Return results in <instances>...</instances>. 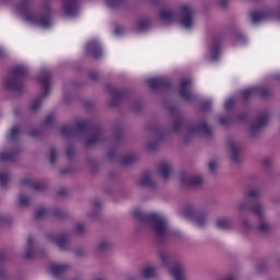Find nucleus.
I'll return each mask as SVG.
<instances>
[{
    "label": "nucleus",
    "mask_w": 280,
    "mask_h": 280,
    "mask_svg": "<svg viewBox=\"0 0 280 280\" xmlns=\"http://www.w3.org/2000/svg\"><path fill=\"white\" fill-rule=\"evenodd\" d=\"M168 113L174 115L173 124L168 128L159 125L147 126V131L150 132L151 139L147 142V149L150 152L159 150V145L165 141L168 135H183L184 143H189L194 137H205L211 139L213 137V128L209 126L205 117L190 122L174 105H166Z\"/></svg>",
    "instance_id": "obj_1"
},
{
    "label": "nucleus",
    "mask_w": 280,
    "mask_h": 280,
    "mask_svg": "<svg viewBox=\"0 0 280 280\" xmlns=\"http://www.w3.org/2000/svg\"><path fill=\"white\" fill-rule=\"evenodd\" d=\"M133 218L138 221L139 226L149 229L151 233H153L158 244H165V241L173 235L167 219L160 213H148L141 210H135Z\"/></svg>",
    "instance_id": "obj_2"
},
{
    "label": "nucleus",
    "mask_w": 280,
    "mask_h": 280,
    "mask_svg": "<svg viewBox=\"0 0 280 280\" xmlns=\"http://www.w3.org/2000/svg\"><path fill=\"white\" fill-rule=\"evenodd\" d=\"M32 8H34V0H22L18 4L16 10L26 23H30L31 25H38L39 27H44V30H49V27L54 25L49 2L44 1L42 3L40 13H34Z\"/></svg>",
    "instance_id": "obj_3"
},
{
    "label": "nucleus",
    "mask_w": 280,
    "mask_h": 280,
    "mask_svg": "<svg viewBox=\"0 0 280 280\" xmlns=\"http://www.w3.org/2000/svg\"><path fill=\"white\" fill-rule=\"evenodd\" d=\"M61 135L63 137H75V135H88L85 148H93L97 143L104 141V130L97 124L91 122V120H79L77 127L71 126L61 127Z\"/></svg>",
    "instance_id": "obj_4"
},
{
    "label": "nucleus",
    "mask_w": 280,
    "mask_h": 280,
    "mask_svg": "<svg viewBox=\"0 0 280 280\" xmlns=\"http://www.w3.org/2000/svg\"><path fill=\"white\" fill-rule=\"evenodd\" d=\"M27 75V67L19 65L14 66L8 78L4 81V86L9 91H14L15 93H23V89H25V77Z\"/></svg>",
    "instance_id": "obj_5"
},
{
    "label": "nucleus",
    "mask_w": 280,
    "mask_h": 280,
    "mask_svg": "<svg viewBox=\"0 0 280 280\" xmlns=\"http://www.w3.org/2000/svg\"><path fill=\"white\" fill-rule=\"evenodd\" d=\"M37 81L39 82V84H42V86H44V93L32 101L30 106V110H32V113H37V110H40V106H43V101L45 100V97H48L51 91V72L47 69H43L37 75Z\"/></svg>",
    "instance_id": "obj_6"
},
{
    "label": "nucleus",
    "mask_w": 280,
    "mask_h": 280,
    "mask_svg": "<svg viewBox=\"0 0 280 280\" xmlns=\"http://www.w3.org/2000/svg\"><path fill=\"white\" fill-rule=\"evenodd\" d=\"M160 259L163 266L168 268V272L174 277L175 280H185V269L183 265L176 264L174 256H171L170 253L162 250L160 252Z\"/></svg>",
    "instance_id": "obj_7"
},
{
    "label": "nucleus",
    "mask_w": 280,
    "mask_h": 280,
    "mask_svg": "<svg viewBox=\"0 0 280 280\" xmlns=\"http://www.w3.org/2000/svg\"><path fill=\"white\" fill-rule=\"evenodd\" d=\"M177 21L184 30H191L194 27V22L196 21V10L194 7L190 4H183L179 8Z\"/></svg>",
    "instance_id": "obj_8"
},
{
    "label": "nucleus",
    "mask_w": 280,
    "mask_h": 280,
    "mask_svg": "<svg viewBox=\"0 0 280 280\" xmlns=\"http://www.w3.org/2000/svg\"><path fill=\"white\" fill-rule=\"evenodd\" d=\"M238 211H249L253 215L257 217V220L266 218V206L259 201L250 202L243 200L237 206Z\"/></svg>",
    "instance_id": "obj_9"
},
{
    "label": "nucleus",
    "mask_w": 280,
    "mask_h": 280,
    "mask_svg": "<svg viewBox=\"0 0 280 280\" xmlns=\"http://www.w3.org/2000/svg\"><path fill=\"white\" fill-rule=\"evenodd\" d=\"M46 238L48 242H51V244H56L60 250H69V248H71V232L48 233Z\"/></svg>",
    "instance_id": "obj_10"
},
{
    "label": "nucleus",
    "mask_w": 280,
    "mask_h": 280,
    "mask_svg": "<svg viewBox=\"0 0 280 280\" xmlns=\"http://www.w3.org/2000/svg\"><path fill=\"white\" fill-rule=\"evenodd\" d=\"M268 119H270V114L268 112L260 113L257 118L250 124L249 135L250 137H257L260 135L266 128V124H268Z\"/></svg>",
    "instance_id": "obj_11"
},
{
    "label": "nucleus",
    "mask_w": 280,
    "mask_h": 280,
    "mask_svg": "<svg viewBox=\"0 0 280 280\" xmlns=\"http://www.w3.org/2000/svg\"><path fill=\"white\" fill-rule=\"evenodd\" d=\"M192 84L194 81L189 78L182 79L179 82V95L186 102H196L198 100V96L191 92Z\"/></svg>",
    "instance_id": "obj_12"
},
{
    "label": "nucleus",
    "mask_w": 280,
    "mask_h": 280,
    "mask_svg": "<svg viewBox=\"0 0 280 280\" xmlns=\"http://www.w3.org/2000/svg\"><path fill=\"white\" fill-rule=\"evenodd\" d=\"M105 89L108 94L112 95L110 101L107 103V106L112 108L113 106H117L121 100L126 96V92L124 90L115 88L113 84H106Z\"/></svg>",
    "instance_id": "obj_13"
},
{
    "label": "nucleus",
    "mask_w": 280,
    "mask_h": 280,
    "mask_svg": "<svg viewBox=\"0 0 280 280\" xmlns=\"http://www.w3.org/2000/svg\"><path fill=\"white\" fill-rule=\"evenodd\" d=\"M228 153L233 163H240V154H242V144L233 138L228 139L226 143Z\"/></svg>",
    "instance_id": "obj_14"
},
{
    "label": "nucleus",
    "mask_w": 280,
    "mask_h": 280,
    "mask_svg": "<svg viewBox=\"0 0 280 280\" xmlns=\"http://www.w3.org/2000/svg\"><path fill=\"white\" fill-rule=\"evenodd\" d=\"M255 95H260L261 97H270V95H272V91L265 86H253L243 91V97L245 102L250 100V97H255Z\"/></svg>",
    "instance_id": "obj_15"
},
{
    "label": "nucleus",
    "mask_w": 280,
    "mask_h": 280,
    "mask_svg": "<svg viewBox=\"0 0 280 280\" xmlns=\"http://www.w3.org/2000/svg\"><path fill=\"white\" fill-rule=\"evenodd\" d=\"M37 256H38V243H36V240L34 238V236H28L23 258L36 259Z\"/></svg>",
    "instance_id": "obj_16"
},
{
    "label": "nucleus",
    "mask_w": 280,
    "mask_h": 280,
    "mask_svg": "<svg viewBox=\"0 0 280 280\" xmlns=\"http://www.w3.org/2000/svg\"><path fill=\"white\" fill-rule=\"evenodd\" d=\"M222 36L213 37L212 43L209 48L210 60L212 62H218L220 60V54L222 51Z\"/></svg>",
    "instance_id": "obj_17"
},
{
    "label": "nucleus",
    "mask_w": 280,
    "mask_h": 280,
    "mask_svg": "<svg viewBox=\"0 0 280 280\" xmlns=\"http://www.w3.org/2000/svg\"><path fill=\"white\" fill-rule=\"evenodd\" d=\"M151 91H163V89H168L170 80L163 77L151 78L147 80Z\"/></svg>",
    "instance_id": "obj_18"
},
{
    "label": "nucleus",
    "mask_w": 280,
    "mask_h": 280,
    "mask_svg": "<svg viewBox=\"0 0 280 280\" xmlns=\"http://www.w3.org/2000/svg\"><path fill=\"white\" fill-rule=\"evenodd\" d=\"M182 183L185 187H202L205 180L200 175L182 174Z\"/></svg>",
    "instance_id": "obj_19"
},
{
    "label": "nucleus",
    "mask_w": 280,
    "mask_h": 280,
    "mask_svg": "<svg viewBox=\"0 0 280 280\" xmlns=\"http://www.w3.org/2000/svg\"><path fill=\"white\" fill-rule=\"evenodd\" d=\"M256 229L260 235H272L275 233V225L270 223L267 217L258 219Z\"/></svg>",
    "instance_id": "obj_20"
},
{
    "label": "nucleus",
    "mask_w": 280,
    "mask_h": 280,
    "mask_svg": "<svg viewBox=\"0 0 280 280\" xmlns=\"http://www.w3.org/2000/svg\"><path fill=\"white\" fill-rule=\"evenodd\" d=\"M79 5V0H63V12L66 16H69L70 19H73V16H78Z\"/></svg>",
    "instance_id": "obj_21"
},
{
    "label": "nucleus",
    "mask_w": 280,
    "mask_h": 280,
    "mask_svg": "<svg viewBox=\"0 0 280 280\" xmlns=\"http://www.w3.org/2000/svg\"><path fill=\"white\" fill-rule=\"evenodd\" d=\"M159 18L162 20L164 25H170L174 23V21H178V14L168 9L160 10Z\"/></svg>",
    "instance_id": "obj_22"
},
{
    "label": "nucleus",
    "mask_w": 280,
    "mask_h": 280,
    "mask_svg": "<svg viewBox=\"0 0 280 280\" xmlns=\"http://www.w3.org/2000/svg\"><path fill=\"white\" fill-rule=\"evenodd\" d=\"M85 54L97 60L102 58V47H100L96 42H90L85 47Z\"/></svg>",
    "instance_id": "obj_23"
},
{
    "label": "nucleus",
    "mask_w": 280,
    "mask_h": 280,
    "mask_svg": "<svg viewBox=\"0 0 280 280\" xmlns=\"http://www.w3.org/2000/svg\"><path fill=\"white\" fill-rule=\"evenodd\" d=\"M140 187H150V189H154L156 187V183H154V176L150 173H144L139 180Z\"/></svg>",
    "instance_id": "obj_24"
},
{
    "label": "nucleus",
    "mask_w": 280,
    "mask_h": 280,
    "mask_svg": "<svg viewBox=\"0 0 280 280\" xmlns=\"http://www.w3.org/2000/svg\"><path fill=\"white\" fill-rule=\"evenodd\" d=\"M270 15L264 11H254L250 13L252 23L254 25H258V23H262V21H268Z\"/></svg>",
    "instance_id": "obj_25"
},
{
    "label": "nucleus",
    "mask_w": 280,
    "mask_h": 280,
    "mask_svg": "<svg viewBox=\"0 0 280 280\" xmlns=\"http://www.w3.org/2000/svg\"><path fill=\"white\" fill-rule=\"evenodd\" d=\"M21 154V149H16L15 151H2L0 153V161L14 162L16 161V156Z\"/></svg>",
    "instance_id": "obj_26"
},
{
    "label": "nucleus",
    "mask_w": 280,
    "mask_h": 280,
    "mask_svg": "<svg viewBox=\"0 0 280 280\" xmlns=\"http://www.w3.org/2000/svg\"><path fill=\"white\" fill-rule=\"evenodd\" d=\"M159 173L161 174L162 178L164 180H167L170 178V175L172 174V164L162 162L159 164Z\"/></svg>",
    "instance_id": "obj_27"
},
{
    "label": "nucleus",
    "mask_w": 280,
    "mask_h": 280,
    "mask_svg": "<svg viewBox=\"0 0 280 280\" xmlns=\"http://www.w3.org/2000/svg\"><path fill=\"white\" fill-rule=\"evenodd\" d=\"M217 228L221 231H229L233 229V219L231 218H220L217 220Z\"/></svg>",
    "instance_id": "obj_28"
},
{
    "label": "nucleus",
    "mask_w": 280,
    "mask_h": 280,
    "mask_svg": "<svg viewBox=\"0 0 280 280\" xmlns=\"http://www.w3.org/2000/svg\"><path fill=\"white\" fill-rule=\"evenodd\" d=\"M261 196H262L261 188H252L245 192L244 200H247L248 202H250V200H259Z\"/></svg>",
    "instance_id": "obj_29"
},
{
    "label": "nucleus",
    "mask_w": 280,
    "mask_h": 280,
    "mask_svg": "<svg viewBox=\"0 0 280 280\" xmlns=\"http://www.w3.org/2000/svg\"><path fill=\"white\" fill-rule=\"evenodd\" d=\"M22 185H31L35 191H45L47 189V185L43 183H33L32 179H22Z\"/></svg>",
    "instance_id": "obj_30"
},
{
    "label": "nucleus",
    "mask_w": 280,
    "mask_h": 280,
    "mask_svg": "<svg viewBox=\"0 0 280 280\" xmlns=\"http://www.w3.org/2000/svg\"><path fill=\"white\" fill-rule=\"evenodd\" d=\"M50 270L55 277H60V275H65V272H67V270H69V266L68 265H52Z\"/></svg>",
    "instance_id": "obj_31"
},
{
    "label": "nucleus",
    "mask_w": 280,
    "mask_h": 280,
    "mask_svg": "<svg viewBox=\"0 0 280 280\" xmlns=\"http://www.w3.org/2000/svg\"><path fill=\"white\" fill-rule=\"evenodd\" d=\"M150 27H152V22L148 19H143L138 22L137 31L138 32H148V30H150Z\"/></svg>",
    "instance_id": "obj_32"
},
{
    "label": "nucleus",
    "mask_w": 280,
    "mask_h": 280,
    "mask_svg": "<svg viewBox=\"0 0 280 280\" xmlns=\"http://www.w3.org/2000/svg\"><path fill=\"white\" fill-rule=\"evenodd\" d=\"M72 233H74L75 235H79V237L86 235L88 233L86 225H84L83 223H77L72 230Z\"/></svg>",
    "instance_id": "obj_33"
},
{
    "label": "nucleus",
    "mask_w": 280,
    "mask_h": 280,
    "mask_svg": "<svg viewBox=\"0 0 280 280\" xmlns=\"http://www.w3.org/2000/svg\"><path fill=\"white\" fill-rule=\"evenodd\" d=\"M124 3H126V0H106V5L110 10H119V7Z\"/></svg>",
    "instance_id": "obj_34"
},
{
    "label": "nucleus",
    "mask_w": 280,
    "mask_h": 280,
    "mask_svg": "<svg viewBox=\"0 0 280 280\" xmlns=\"http://www.w3.org/2000/svg\"><path fill=\"white\" fill-rule=\"evenodd\" d=\"M142 277L144 279H154L156 277V268L155 267H148L142 271Z\"/></svg>",
    "instance_id": "obj_35"
},
{
    "label": "nucleus",
    "mask_w": 280,
    "mask_h": 280,
    "mask_svg": "<svg viewBox=\"0 0 280 280\" xmlns=\"http://www.w3.org/2000/svg\"><path fill=\"white\" fill-rule=\"evenodd\" d=\"M192 220L194 222H196L197 225L205 226L207 224V213L206 212L197 213V215Z\"/></svg>",
    "instance_id": "obj_36"
},
{
    "label": "nucleus",
    "mask_w": 280,
    "mask_h": 280,
    "mask_svg": "<svg viewBox=\"0 0 280 280\" xmlns=\"http://www.w3.org/2000/svg\"><path fill=\"white\" fill-rule=\"evenodd\" d=\"M184 215L194 220L195 217L198 215V212L196 211V208L194 206H186L184 209Z\"/></svg>",
    "instance_id": "obj_37"
},
{
    "label": "nucleus",
    "mask_w": 280,
    "mask_h": 280,
    "mask_svg": "<svg viewBox=\"0 0 280 280\" xmlns=\"http://www.w3.org/2000/svg\"><path fill=\"white\" fill-rule=\"evenodd\" d=\"M138 156L135 154H129L122 158L121 164L122 165H133V163H137Z\"/></svg>",
    "instance_id": "obj_38"
},
{
    "label": "nucleus",
    "mask_w": 280,
    "mask_h": 280,
    "mask_svg": "<svg viewBox=\"0 0 280 280\" xmlns=\"http://www.w3.org/2000/svg\"><path fill=\"white\" fill-rule=\"evenodd\" d=\"M219 124H220V126H223V128H229V126H231V124H233V118L229 115L220 116Z\"/></svg>",
    "instance_id": "obj_39"
},
{
    "label": "nucleus",
    "mask_w": 280,
    "mask_h": 280,
    "mask_svg": "<svg viewBox=\"0 0 280 280\" xmlns=\"http://www.w3.org/2000/svg\"><path fill=\"white\" fill-rule=\"evenodd\" d=\"M48 217H49V210L46 208H39L35 213L36 220H45V218H48Z\"/></svg>",
    "instance_id": "obj_40"
},
{
    "label": "nucleus",
    "mask_w": 280,
    "mask_h": 280,
    "mask_svg": "<svg viewBox=\"0 0 280 280\" xmlns=\"http://www.w3.org/2000/svg\"><path fill=\"white\" fill-rule=\"evenodd\" d=\"M113 245L109 241H101L96 247V250L98 253H105V250H108Z\"/></svg>",
    "instance_id": "obj_41"
},
{
    "label": "nucleus",
    "mask_w": 280,
    "mask_h": 280,
    "mask_svg": "<svg viewBox=\"0 0 280 280\" xmlns=\"http://www.w3.org/2000/svg\"><path fill=\"white\" fill-rule=\"evenodd\" d=\"M19 135H21V127L14 126L11 128V132L9 135L10 141H16L19 139Z\"/></svg>",
    "instance_id": "obj_42"
},
{
    "label": "nucleus",
    "mask_w": 280,
    "mask_h": 280,
    "mask_svg": "<svg viewBox=\"0 0 280 280\" xmlns=\"http://www.w3.org/2000/svg\"><path fill=\"white\" fill-rule=\"evenodd\" d=\"M52 215H55V218H58L59 220H65L66 218H69V213L60 208H56L55 210H52Z\"/></svg>",
    "instance_id": "obj_43"
},
{
    "label": "nucleus",
    "mask_w": 280,
    "mask_h": 280,
    "mask_svg": "<svg viewBox=\"0 0 280 280\" xmlns=\"http://www.w3.org/2000/svg\"><path fill=\"white\" fill-rule=\"evenodd\" d=\"M10 175L8 173H0V187H8Z\"/></svg>",
    "instance_id": "obj_44"
},
{
    "label": "nucleus",
    "mask_w": 280,
    "mask_h": 280,
    "mask_svg": "<svg viewBox=\"0 0 280 280\" xmlns=\"http://www.w3.org/2000/svg\"><path fill=\"white\" fill-rule=\"evenodd\" d=\"M19 202L22 207H30L31 200L23 194L19 195Z\"/></svg>",
    "instance_id": "obj_45"
},
{
    "label": "nucleus",
    "mask_w": 280,
    "mask_h": 280,
    "mask_svg": "<svg viewBox=\"0 0 280 280\" xmlns=\"http://www.w3.org/2000/svg\"><path fill=\"white\" fill-rule=\"evenodd\" d=\"M234 36H235L236 40L238 43H242L243 45L248 43V39L246 38V36H244V34H242V32H240V31H236L234 33Z\"/></svg>",
    "instance_id": "obj_46"
},
{
    "label": "nucleus",
    "mask_w": 280,
    "mask_h": 280,
    "mask_svg": "<svg viewBox=\"0 0 280 280\" xmlns=\"http://www.w3.org/2000/svg\"><path fill=\"white\" fill-rule=\"evenodd\" d=\"M66 156L69 161H71V159H73V156H75V149H73V147L68 145L66 148Z\"/></svg>",
    "instance_id": "obj_47"
},
{
    "label": "nucleus",
    "mask_w": 280,
    "mask_h": 280,
    "mask_svg": "<svg viewBox=\"0 0 280 280\" xmlns=\"http://www.w3.org/2000/svg\"><path fill=\"white\" fill-rule=\"evenodd\" d=\"M235 105V98L230 97L225 101L224 103V108L225 110L229 113V110H231V108H233V106Z\"/></svg>",
    "instance_id": "obj_48"
},
{
    "label": "nucleus",
    "mask_w": 280,
    "mask_h": 280,
    "mask_svg": "<svg viewBox=\"0 0 280 280\" xmlns=\"http://www.w3.org/2000/svg\"><path fill=\"white\" fill-rule=\"evenodd\" d=\"M89 79L92 81V82H98L100 81V73L95 70H91L89 72Z\"/></svg>",
    "instance_id": "obj_49"
},
{
    "label": "nucleus",
    "mask_w": 280,
    "mask_h": 280,
    "mask_svg": "<svg viewBox=\"0 0 280 280\" xmlns=\"http://www.w3.org/2000/svg\"><path fill=\"white\" fill-rule=\"evenodd\" d=\"M50 165H56V160L58 159V153L56 152V149H50Z\"/></svg>",
    "instance_id": "obj_50"
},
{
    "label": "nucleus",
    "mask_w": 280,
    "mask_h": 280,
    "mask_svg": "<svg viewBox=\"0 0 280 280\" xmlns=\"http://www.w3.org/2000/svg\"><path fill=\"white\" fill-rule=\"evenodd\" d=\"M201 110L203 113H209L211 110V101H205L201 103Z\"/></svg>",
    "instance_id": "obj_51"
},
{
    "label": "nucleus",
    "mask_w": 280,
    "mask_h": 280,
    "mask_svg": "<svg viewBox=\"0 0 280 280\" xmlns=\"http://www.w3.org/2000/svg\"><path fill=\"white\" fill-rule=\"evenodd\" d=\"M242 224L245 231H253V224L250 223V221H248V219H243Z\"/></svg>",
    "instance_id": "obj_52"
},
{
    "label": "nucleus",
    "mask_w": 280,
    "mask_h": 280,
    "mask_svg": "<svg viewBox=\"0 0 280 280\" xmlns=\"http://www.w3.org/2000/svg\"><path fill=\"white\" fill-rule=\"evenodd\" d=\"M218 5L220 10H228L229 9V0H219Z\"/></svg>",
    "instance_id": "obj_53"
},
{
    "label": "nucleus",
    "mask_w": 280,
    "mask_h": 280,
    "mask_svg": "<svg viewBox=\"0 0 280 280\" xmlns=\"http://www.w3.org/2000/svg\"><path fill=\"white\" fill-rule=\"evenodd\" d=\"M209 172L210 174H215L217 170H218V164L214 161L209 162Z\"/></svg>",
    "instance_id": "obj_54"
},
{
    "label": "nucleus",
    "mask_w": 280,
    "mask_h": 280,
    "mask_svg": "<svg viewBox=\"0 0 280 280\" xmlns=\"http://www.w3.org/2000/svg\"><path fill=\"white\" fill-rule=\"evenodd\" d=\"M272 158H265L264 160H262V165H264V167H272Z\"/></svg>",
    "instance_id": "obj_55"
},
{
    "label": "nucleus",
    "mask_w": 280,
    "mask_h": 280,
    "mask_svg": "<svg viewBox=\"0 0 280 280\" xmlns=\"http://www.w3.org/2000/svg\"><path fill=\"white\" fill-rule=\"evenodd\" d=\"M74 255H75V257H85V255H86V249H84V248H78V249H75Z\"/></svg>",
    "instance_id": "obj_56"
},
{
    "label": "nucleus",
    "mask_w": 280,
    "mask_h": 280,
    "mask_svg": "<svg viewBox=\"0 0 280 280\" xmlns=\"http://www.w3.org/2000/svg\"><path fill=\"white\" fill-rule=\"evenodd\" d=\"M10 279V275H8V271L5 269L0 268V280H8Z\"/></svg>",
    "instance_id": "obj_57"
},
{
    "label": "nucleus",
    "mask_w": 280,
    "mask_h": 280,
    "mask_svg": "<svg viewBox=\"0 0 280 280\" xmlns=\"http://www.w3.org/2000/svg\"><path fill=\"white\" fill-rule=\"evenodd\" d=\"M132 110H135L136 113H139V110H141L142 105L140 102H136L132 106H131Z\"/></svg>",
    "instance_id": "obj_58"
},
{
    "label": "nucleus",
    "mask_w": 280,
    "mask_h": 280,
    "mask_svg": "<svg viewBox=\"0 0 280 280\" xmlns=\"http://www.w3.org/2000/svg\"><path fill=\"white\" fill-rule=\"evenodd\" d=\"M45 124L46 126H50V124H54V115L49 114L48 116H46Z\"/></svg>",
    "instance_id": "obj_59"
},
{
    "label": "nucleus",
    "mask_w": 280,
    "mask_h": 280,
    "mask_svg": "<svg viewBox=\"0 0 280 280\" xmlns=\"http://www.w3.org/2000/svg\"><path fill=\"white\" fill-rule=\"evenodd\" d=\"M115 34L116 36H121V34H124V27L119 25L115 26Z\"/></svg>",
    "instance_id": "obj_60"
},
{
    "label": "nucleus",
    "mask_w": 280,
    "mask_h": 280,
    "mask_svg": "<svg viewBox=\"0 0 280 280\" xmlns=\"http://www.w3.org/2000/svg\"><path fill=\"white\" fill-rule=\"evenodd\" d=\"M8 261V255L4 252H0V264Z\"/></svg>",
    "instance_id": "obj_61"
},
{
    "label": "nucleus",
    "mask_w": 280,
    "mask_h": 280,
    "mask_svg": "<svg viewBox=\"0 0 280 280\" xmlns=\"http://www.w3.org/2000/svg\"><path fill=\"white\" fill-rule=\"evenodd\" d=\"M236 119H237V121L244 122V121H246L247 116H246V114H238V115L236 116Z\"/></svg>",
    "instance_id": "obj_62"
},
{
    "label": "nucleus",
    "mask_w": 280,
    "mask_h": 280,
    "mask_svg": "<svg viewBox=\"0 0 280 280\" xmlns=\"http://www.w3.org/2000/svg\"><path fill=\"white\" fill-rule=\"evenodd\" d=\"M115 143H119V141H121V131L118 130V132L116 133L115 138H114Z\"/></svg>",
    "instance_id": "obj_63"
},
{
    "label": "nucleus",
    "mask_w": 280,
    "mask_h": 280,
    "mask_svg": "<svg viewBox=\"0 0 280 280\" xmlns=\"http://www.w3.org/2000/svg\"><path fill=\"white\" fill-rule=\"evenodd\" d=\"M31 137L37 138L40 135V130L35 129L33 131L30 132Z\"/></svg>",
    "instance_id": "obj_64"
}]
</instances>
